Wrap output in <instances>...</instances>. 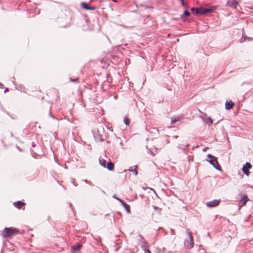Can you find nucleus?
Returning <instances> with one entry per match:
<instances>
[{"label": "nucleus", "mask_w": 253, "mask_h": 253, "mask_svg": "<svg viewBox=\"0 0 253 253\" xmlns=\"http://www.w3.org/2000/svg\"><path fill=\"white\" fill-rule=\"evenodd\" d=\"M208 158L209 159L208 162L212 165L216 169L221 170V167L219 166L217 158L212 156L211 154H208L207 155Z\"/></svg>", "instance_id": "obj_1"}, {"label": "nucleus", "mask_w": 253, "mask_h": 253, "mask_svg": "<svg viewBox=\"0 0 253 253\" xmlns=\"http://www.w3.org/2000/svg\"><path fill=\"white\" fill-rule=\"evenodd\" d=\"M18 230L12 228H5L3 232V235L5 237H11L18 233Z\"/></svg>", "instance_id": "obj_2"}, {"label": "nucleus", "mask_w": 253, "mask_h": 253, "mask_svg": "<svg viewBox=\"0 0 253 253\" xmlns=\"http://www.w3.org/2000/svg\"><path fill=\"white\" fill-rule=\"evenodd\" d=\"M187 233L190 239V243L189 244V243L188 242L187 246L190 249H191L194 246L193 238L192 235V233L188 229L187 230Z\"/></svg>", "instance_id": "obj_3"}, {"label": "nucleus", "mask_w": 253, "mask_h": 253, "mask_svg": "<svg viewBox=\"0 0 253 253\" xmlns=\"http://www.w3.org/2000/svg\"><path fill=\"white\" fill-rule=\"evenodd\" d=\"M251 168V164L250 163H246V164L244 165L242 169L244 173L248 176L250 174L249 169Z\"/></svg>", "instance_id": "obj_4"}, {"label": "nucleus", "mask_w": 253, "mask_h": 253, "mask_svg": "<svg viewBox=\"0 0 253 253\" xmlns=\"http://www.w3.org/2000/svg\"><path fill=\"white\" fill-rule=\"evenodd\" d=\"M227 4L231 7L237 8L239 3L238 0H229Z\"/></svg>", "instance_id": "obj_5"}, {"label": "nucleus", "mask_w": 253, "mask_h": 253, "mask_svg": "<svg viewBox=\"0 0 253 253\" xmlns=\"http://www.w3.org/2000/svg\"><path fill=\"white\" fill-rule=\"evenodd\" d=\"M220 201V200H214L213 201L207 202L206 203V205L210 208L214 207L218 205Z\"/></svg>", "instance_id": "obj_6"}, {"label": "nucleus", "mask_w": 253, "mask_h": 253, "mask_svg": "<svg viewBox=\"0 0 253 253\" xmlns=\"http://www.w3.org/2000/svg\"><path fill=\"white\" fill-rule=\"evenodd\" d=\"M191 10L192 11V12L194 14H204V12H203V8H202V7H200V8H192L191 9Z\"/></svg>", "instance_id": "obj_7"}, {"label": "nucleus", "mask_w": 253, "mask_h": 253, "mask_svg": "<svg viewBox=\"0 0 253 253\" xmlns=\"http://www.w3.org/2000/svg\"><path fill=\"white\" fill-rule=\"evenodd\" d=\"M249 200V199L247 196L243 195L241 196V199L240 200V204H242V206H244L246 205L247 201Z\"/></svg>", "instance_id": "obj_8"}, {"label": "nucleus", "mask_w": 253, "mask_h": 253, "mask_svg": "<svg viewBox=\"0 0 253 253\" xmlns=\"http://www.w3.org/2000/svg\"><path fill=\"white\" fill-rule=\"evenodd\" d=\"M118 200L119 201L122 205L124 206V207L125 208V209L128 212H130V207L128 205L125 203L123 200H122L120 199H118Z\"/></svg>", "instance_id": "obj_9"}, {"label": "nucleus", "mask_w": 253, "mask_h": 253, "mask_svg": "<svg viewBox=\"0 0 253 253\" xmlns=\"http://www.w3.org/2000/svg\"><path fill=\"white\" fill-rule=\"evenodd\" d=\"M215 6H212L210 8H203V12H204V14L210 13L213 11L214 9H215Z\"/></svg>", "instance_id": "obj_10"}, {"label": "nucleus", "mask_w": 253, "mask_h": 253, "mask_svg": "<svg viewBox=\"0 0 253 253\" xmlns=\"http://www.w3.org/2000/svg\"><path fill=\"white\" fill-rule=\"evenodd\" d=\"M234 103L232 101H229V102H226L225 103V108L226 110H230L231 109Z\"/></svg>", "instance_id": "obj_11"}, {"label": "nucleus", "mask_w": 253, "mask_h": 253, "mask_svg": "<svg viewBox=\"0 0 253 253\" xmlns=\"http://www.w3.org/2000/svg\"><path fill=\"white\" fill-rule=\"evenodd\" d=\"M14 205L16 208L21 209V208L25 205V203L21 201H18L17 202H15Z\"/></svg>", "instance_id": "obj_12"}, {"label": "nucleus", "mask_w": 253, "mask_h": 253, "mask_svg": "<svg viewBox=\"0 0 253 253\" xmlns=\"http://www.w3.org/2000/svg\"><path fill=\"white\" fill-rule=\"evenodd\" d=\"M81 245L80 244H77L75 246H74L72 247V250L73 252H77L80 250L81 248Z\"/></svg>", "instance_id": "obj_13"}, {"label": "nucleus", "mask_w": 253, "mask_h": 253, "mask_svg": "<svg viewBox=\"0 0 253 253\" xmlns=\"http://www.w3.org/2000/svg\"><path fill=\"white\" fill-rule=\"evenodd\" d=\"M114 165L113 163L109 162L107 165V168L109 170H112L114 169Z\"/></svg>", "instance_id": "obj_14"}, {"label": "nucleus", "mask_w": 253, "mask_h": 253, "mask_svg": "<svg viewBox=\"0 0 253 253\" xmlns=\"http://www.w3.org/2000/svg\"><path fill=\"white\" fill-rule=\"evenodd\" d=\"M203 120L205 121V122L208 124L209 126H210L211 125H212V123H213V121L212 120V119L210 118H208L206 120Z\"/></svg>", "instance_id": "obj_15"}, {"label": "nucleus", "mask_w": 253, "mask_h": 253, "mask_svg": "<svg viewBox=\"0 0 253 253\" xmlns=\"http://www.w3.org/2000/svg\"><path fill=\"white\" fill-rule=\"evenodd\" d=\"M99 164L103 166V167H106V161L104 159H99Z\"/></svg>", "instance_id": "obj_16"}, {"label": "nucleus", "mask_w": 253, "mask_h": 253, "mask_svg": "<svg viewBox=\"0 0 253 253\" xmlns=\"http://www.w3.org/2000/svg\"><path fill=\"white\" fill-rule=\"evenodd\" d=\"M81 5H82V7H83V8H84V9H90L89 7V6H88L86 5V3H85V2H82V3H81Z\"/></svg>", "instance_id": "obj_17"}, {"label": "nucleus", "mask_w": 253, "mask_h": 253, "mask_svg": "<svg viewBox=\"0 0 253 253\" xmlns=\"http://www.w3.org/2000/svg\"><path fill=\"white\" fill-rule=\"evenodd\" d=\"M136 168H137V167L135 166V169H128V170L134 172L135 175H136L138 173V172L136 170Z\"/></svg>", "instance_id": "obj_18"}, {"label": "nucleus", "mask_w": 253, "mask_h": 253, "mask_svg": "<svg viewBox=\"0 0 253 253\" xmlns=\"http://www.w3.org/2000/svg\"><path fill=\"white\" fill-rule=\"evenodd\" d=\"M179 121V118H172L171 119V124H173L175 123H176V122Z\"/></svg>", "instance_id": "obj_19"}, {"label": "nucleus", "mask_w": 253, "mask_h": 253, "mask_svg": "<svg viewBox=\"0 0 253 253\" xmlns=\"http://www.w3.org/2000/svg\"><path fill=\"white\" fill-rule=\"evenodd\" d=\"M124 123L126 125H129V120L127 118H126L124 120Z\"/></svg>", "instance_id": "obj_20"}, {"label": "nucleus", "mask_w": 253, "mask_h": 253, "mask_svg": "<svg viewBox=\"0 0 253 253\" xmlns=\"http://www.w3.org/2000/svg\"><path fill=\"white\" fill-rule=\"evenodd\" d=\"M190 14V13L187 10H185L184 11L183 15L187 17Z\"/></svg>", "instance_id": "obj_21"}, {"label": "nucleus", "mask_w": 253, "mask_h": 253, "mask_svg": "<svg viewBox=\"0 0 253 253\" xmlns=\"http://www.w3.org/2000/svg\"><path fill=\"white\" fill-rule=\"evenodd\" d=\"M144 247L145 248L146 247V249H147V248H148V245L145 242H144V245H142V248L143 249Z\"/></svg>", "instance_id": "obj_22"}, {"label": "nucleus", "mask_w": 253, "mask_h": 253, "mask_svg": "<svg viewBox=\"0 0 253 253\" xmlns=\"http://www.w3.org/2000/svg\"><path fill=\"white\" fill-rule=\"evenodd\" d=\"M143 250H144L145 253H151V252L149 250L146 249V247H144Z\"/></svg>", "instance_id": "obj_23"}, {"label": "nucleus", "mask_w": 253, "mask_h": 253, "mask_svg": "<svg viewBox=\"0 0 253 253\" xmlns=\"http://www.w3.org/2000/svg\"><path fill=\"white\" fill-rule=\"evenodd\" d=\"M181 3V5L184 7H186V4L185 3H184V0H180Z\"/></svg>", "instance_id": "obj_24"}, {"label": "nucleus", "mask_w": 253, "mask_h": 253, "mask_svg": "<svg viewBox=\"0 0 253 253\" xmlns=\"http://www.w3.org/2000/svg\"><path fill=\"white\" fill-rule=\"evenodd\" d=\"M208 148H204V149H203V151L204 152H205V151H207V150L208 149Z\"/></svg>", "instance_id": "obj_25"}, {"label": "nucleus", "mask_w": 253, "mask_h": 253, "mask_svg": "<svg viewBox=\"0 0 253 253\" xmlns=\"http://www.w3.org/2000/svg\"><path fill=\"white\" fill-rule=\"evenodd\" d=\"M78 79H77H77H75V80H72V82H76V81H78Z\"/></svg>", "instance_id": "obj_26"}, {"label": "nucleus", "mask_w": 253, "mask_h": 253, "mask_svg": "<svg viewBox=\"0 0 253 253\" xmlns=\"http://www.w3.org/2000/svg\"><path fill=\"white\" fill-rule=\"evenodd\" d=\"M90 9L89 10H92L94 9V7H89Z\"/></svg>", "instance_id": "obj_27"}, {"label": "nucleus", "mask_w": 253, "mask_h": 253, "mask_svg": "<svg viewBox=\"0 0 253 253\" xmlns=\"http://www.w3.org/2000/svg\"><path fill=\"white\" fill-rule=\"evenodd\" d=\"M173 137H174L175 138H177L178 137V136L175 135V136H174Z\"/></svg>", "instance_id": "obj_28"}, {"label": "nucleus", "mask_w": 253, "mask_h": 253, "mask_svg": "<svg viewBox=\"0 0 253 253\" xmlns=\"http://www.w3.org/2000/svg\"><path fill=\"white\" fill-rule=\"evenodd\" d=\"M114 197L116 199H117L118 200V198L116 197V196H115V195L114 196Z\"/></svg>", "instance_id": "obj_29"}]
</instances>
